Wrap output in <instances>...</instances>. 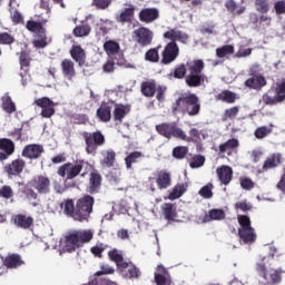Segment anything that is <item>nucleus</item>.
Segmentation results:
<instances>
[{
  "label": "nucleus",
  "mask_w": 285,
  "mask_h": 285,
  "mask_svg": "<svg viewBox=\"0 0 285 285\" xmlns=\"http://www.w3.org/2000/svg\"><path fill=\"white\" fill-rule=\"evenodd\" d=\"M262 101L265 106H277V104H282V100L277 97L272 87L262 96Z\"/></svg>",
  "instance_id": "obj_36"
},
{
  "label": "nucleus",
  "mask_w": 285,
  "mask_h": 285,
  "mask_svg": "<svg viewBox=\"0 0 285 285\" xmlns=\"http://www.w3.org/2000/svg\"><path fill=\"white\" fill-rule=\"evenodd\" d=\"M255 8L257 12L261 14H266L268 10H271V1L269 0H255Z\"/></svg>",
  "instance_id": "obj_52"
},
{
  "label": "nucleus",
  "mask_w": 285,
  "mask_h": 285,
  "mask_svg": "<svg viewBox=\"0 0 285 285\" xmlns=\"http://www.w3.org/2000/svg\"><path fill=\"white\" fill-rule=\"evenodd\" d=\"M179 57V45L177 42H168L163 52L160 63L163 66H170Z\"/></svg>",
  "instance_id": "obj_11"
},
{
  "label": "nucleus",
  "mask_w": 285,
  "mask_h": 285,
  "mask_svg": "<svg viewBox=\"0 0 285 285\" xmlns=\"http://www.w3.org/2000/svg\"><path fill=\"white\" fill-rule=\"evenodd\" d=\"M91 168L92 165H90V163L83 159H79L76 160L75 164L67 163L61 165L57 170V175H59V177H66L67 180H70L79 177V175L81 177H86Z\"/></svg>",
  "instance_id": "obj_4"
},
{
  "label": "nucleus",
  "mask_w": 285,
  "mask_h": 285,
  "mask_svg": "<svg viewBox=\"0 0 285 285\" xmlns=\"http://www.w3.org/2000/svg\"><path fill=\"white\" fill-rule=\"evenodd\" d=\"M144 157V154L141 151H134L130 153L126 158H125V164L128 169L132 168V164H137L139 159Z\"/></svg>",
  "instance_id": "obj_47"
},
{
  "label": "nucleus",
  "mask_w": 285,
  "mask_h": 285,
  "mask_svg": "<svg viewBox=\"0 0 285 285\" xmlns=\"http://www.w3.org/2000/svg\"><path fill=\"white\" fill-rule=\"evenodd\" d=\"M217 101H224L225 104H235L237 101V94L230 90H223L216 96Z\"/></svg>",
  "instance_id": "obj_39"
},
{
  "label": "nucleus",
  "mask_w": 285,
  "mask_h": 285,
  "mask_svg": "<svg viewBox=\"0 0 285 285\" xmlns=\"http://www.w3.org/2000/svg\"><path fill=\"white\" fill-rule=\"evenodd\" d=\"M160 210L163 213L164 219H166V222H177V206H175V204L173 203H164L160 206Z\"/></svg>",
  "instance_id": "obj_21"
},
{
  "label": "nucleus",
  "mask_w": 285,
  "mask_h": 285,
  "mask_svg": "<svg viewBox=\"0 0 285 285\" xmlns=\"http://www.w3.org/2000/svg\"><path fill=\"white\" fill-rule=\"evenodd\" d=\"M154 33L153 30L146 27H140L135 29L131 33V39L141 48H146V46H150L153 43Z\"/></svg>",
  "instance_id": "obj_8"
},
{
  "label": "nucleus",
  "mask_w": 285,
  "mask_h": 285,
  "mask_svg": "<svg viewBox=\"0 0 285 285\" xmlns=\"http://www.w3.org/2000/svg\"><path fill=\"white\" fill-rule=\"evenodd\" d=\"M12 222L18 228L28 230V228L35 224V218H32V216H27L26 214H17L12 217Z\"/></svg>",
  "instance_id": "obj_22"
},
{
  "label": "nucleus",
  "mask_w": 285,
  "mask_h": 285,
  "mask_svg": "<svg viewBox=\"0 0 285 285\" xmlns=\"http://www.w3.org/2000/svg\"><path fill=\"white\" fill-rule=\"evenodd\" d=\"M188 63H180L174 69V78L175 79H186L188 75Z\"/></svg>",
  "instance_id": "obj_51"
},
{
  "label": "nucleus",
  "mask_w": 285,
  "mask_h": 285,
  "mask_svg": "<svg viewBox=\"0 0 285 285\" xmlns=\"http://www.w3.org/2000/svg\"><path fill=\"white\" fill-rule=\"evenodd\" d=\"M138 17L142 23H153V21H157L159 10L157 8H145L140 10Z\"/></svg>",
  "instance_id": "obj_20"
},
{
  "label": "nucleus",
  "mask_w": 285,
  "mask_h": 285,
  "mask_svg": "<svg viewBox=\"0 0 285 285\" xmlns=\"http://www.w3.org/2000/svg\"><path fill=\"white\" fill-rule=\"evenodd\" d=\"M154 279L156 285H170L173 281L170 278V273L164 265H158L154 274Z\"/></svg>",
  "instance_id": "obj_18"
},
{
  "label": "nucleus",
  "mask_w": 285,
  "mask_h": 285,
  "mask_svg": "<svg viewBox=\"0 0 285 285\" xmlns=\"http://www.w3.org/2000/svg\"><path fill=\"white\" fill-rule=\"evenodd\" d=\"M69 52H70L71 59H73V61H76V63H78L80 68L82 66H86V50H83L81 46L73 45Z\"/></svg>",
  "instance_id": "obj_25"
},
{
  "label": "nucleus",
  "mask_w": 285,
  "mask_h": 285,
  "mask_svg": "<svg viewBox=\"0 0 285 285\" xmlns=\"http://www.w3.org/2000/svg\"><path fill=\"white\" fill-rule=\"evenodd\" d=\"M24 168L26 160H23V158H17L4 166V173L8 175L9 179H12L13 177H19Z\"/></svg>",
  "instance_id": "obj_13"
},
{
  "label": "nucleus",
  "mask_w": 285,
  "mask_h": 285,
  "mask_svg": "<svg viewBox=\"0 0 285 285\" xmlns=\"http://www.w3.org/2000/svg\"><path fill=\"white\" fill-rule=\"evenodd\" d=\"M31 62H32V57L30 56V51L21 50L19 56V63H20L21 70H23V68H30Z\"/></svg>",
  "instance_id": "obj_46"
},
{
  "label": "nucleus",
  "mask_w": 285,
  "mask_h": 285,
  "mask_svg": "<svg viewBox=\"0 0 285 285\" xmlns=\"http://www.w3.org/2000/svg\"><path fill=\"white\" fill-rule=\"evenodd\" d=\"M31 186L37 190L38 195H50L52 190V181L46 175H38L32 178Z\"/></svg>",
  "instance_id": "obj_10"
},
{
  "label": "nucleus",
  "mask_w": 285,
  "mask_h": 285,
  "mask_svg": "<svg viewBox=\"0 0 285 285\" xmlns=\"http://www.w3.org/2000/svg\"><path fill=\"white\" fill-rule=\"evenodd\" d=\"M180 139L181 141H187V144H202V131L197 128H191L189 136H187L184 129H180Z\"/></svg>",
  "instance_id": "obj_26"
},
{
  "label": "nucleus",
  "mask_w": 285,
  "mask_h": 285,
  "mask_svg": "<svg viewBox=\"0 0 285 285\" xmlns=\"http://www.w3.org/2000/svg\"><path fill=\"white\" fill-rule=\"evenodd\" d=\"M130 112V108L126 105H116L114 109V121L116 124H121L126 117Z\"/></svg>",
  "instance_id": "obj_33"
},
{
  "label": "nucleus",
  "mask_w": 285,
  "mask_h": 285,
  "mask_svg": "<svg viewBox=\"0 0 285 285\" xmlns=\"http://www.w3.org/2000/svg\"><path fill=\"white\" fill-rule=\"evenodd\" d=\"M95 197L85 195L76 203V222H88L92 215Z\"/></svg>",
  "instance_id": "obj_7"
},
{
  "label": "nucleus",
  "mask_w": 285,
  "mask_h": 285,
  "mask_svg": "<svg viewBox=\"0 0 285 285\" xmlns=\"http://www.w3.org/2000/svg\"><path fill=\"white\" fill-rule=\"evenodd\" d=\"M237 115H239V107L227 108L222 116V121H234V119H237Z\"/></svg>",
  "instance_id": "obj_44"
},
{
  "label": "nucleus",
  "mask_w": 285,
  "mask_h": 285,
  "mask_svg": "<svg viewBox=\"0 0 285 285\" xmlns=\"http://www.w3.org/2000/svg\"><path fill=\"white\" fill-rule=\"evenodd\" d=\"M61 70L63 77H67V79H72L77 75V71L75 70V62L68 58L61 61Z\"/></svg>",
  "instance_id": "obj_32"
},
{
  "label": "nucleus",
  "mask_w": 285,
  "mask_h": 285,
  "mask_svg": "<svg viewBox=\"0 0 285 285\" xmlns=\"http://www.w3.org/2000/svg\"><path fill=\"white\" fill-rule=\"evenodd\" d=\"M144 97H155L157 85L153 81H144L140 86Z\"/></svg>",
  "instance_id": "obj_40"
},
{
  "label": "nucleus",
  "mask_w": 285,
  "mask_h": 285,
  "mask_svg": "<svg viewBox=\"0 0 285 285\" xmlns=\"http://www.w3.org/2000/svg\"><path fill=\"white\" fill-rule=\"evenodd\" d=\"M173 115L186 112L189 117H197L202 112V101L196 94H183L171 105Z\"/></svg>",
  "instance_id": "obj_1"
},
{
  "label": "nucleus",
  "mask_w": 285,
  "mask_h": 285,
  "mask_svg": "<svg viewBox=\"0 0 285 285\" xmlns=\"http://www.w3.org/2000/svg\"><path fill=\"white\" fill-rule=\"evenodd\" d=\"M106 248H108V245L99 243L90 248V253L91 255H94V257H98V259H101V257H104V252L106 250Z\"/></svg>",
  "instance_id": "obj_53"
},
{
  "label": "nucleus",
  "mask_w": 285,
  "mask_h": 285,
  "mask_svg": "<svg viewBox=\"0 0 285 285\" xmlns=\"http://www.w3.org/2000/svg\"><path fill=\"white\" fill-rule=\"evenodd\" d=\"M204 68H206V65L202 59L187 62L185 83L188 88H199L206 83L207 77L204 75Z\"/></svg>",
  "instance_id": "obj_2"
},
{
  "label": "nucleus",
  "mask_w": 285,
  "mask_h": 285,
  "mask_svg": "<svg viewBox=\"0 0 285 285\" xmlns=\"http://www.w3.org/2000/svg\"><path fill=\"white\" fill-rule=\"evenodd\" d=\"M284 161V157L281 153H274L271 156H268L261 169V173H268V170H273L275 168H279Z\"/></svg>",
  "instance_id": "obj_15"
},
{
  "label": "nucleus",
  "mask_w": 285,
  "mask_h": 285,
  "mask_svg": "<svg viewBox=\"0 0 285 285\" xmlns=\"http://www.w3.org/2000/svg\"><path fill=\"white\" fill-rule=\"evenodd\" d=\"M1 108L7 115H12L13 112H17V105L14 101H12V97H10V94H4L1 97Z\"/></svg>",
  "instance_id": "obj_31"
},
{
  "label": "nucleus",
  "mask_w": 285,
  "mask_h": 285,
  "mask_svg": "<svg viewBox=\"0 0 285 285\" xmlns=\"http://www.w3.org/2000/svg\"><path fill=\"white\" fill-rule=\"evenodd\" d=\"M188 155V147L178 146L173 149V157L175 159H184Z\"/></svg>",
  "instance_id": "obj_59"
},
{
  "label": "nucleus",
  "mask_w": 285,
  "mask_h": 285,
  "mask_svg": "<svg viewBox=\"0 0 285 285\" xmlns=\"http://www.w3.org/2000/svg\"><path fill=\"white\" fill-rule=\"evenodd\" d=\"M187 189H188L187 184H177L171 189V193H169L168 199H170L171 202L175 200V199H179V197H181V195H184V193H186Z\"/></svg>",
  "instance_id": "obj_41"
},
{
  "label": "nucleus",
  "mask_w": 285,
  "mask_h": 285,
  "mask_svg": "<svg viewBox=\"0 0 285 285\" xmlns=\"http://www.w3.org/2000/svg\"><path fill=\"white\" fill-rule=\"evenodd\" d=\"M82 138L85 140V150L87 155H91V157L97 155V150H99L101 146H106V136H104L101 130H96L92 132L83 131Z\"/></svg>",
  "instance_id": "obj_5"
},
{
  "label": "nucleus",
  "mask_w": 285,
  "mask_h": 285,
  "mask_svg": "<svg viewBox=\"0 0 285 285\" xmlns=\"http://www.w3.org/2000/svg\"><path fill=\"white\" fill-rule=\"evenodd\" d=\"M223 219H226V212H224V209L214 208L203 217V224H208L209 222H222Z\"/></svg>",
  "instance_id": "obj_29"
},
{
  "label": "nucleus",
  "mask_w": 285,
  "mask_h": 285,
  "mask_svg": "<svg viewBox=\"0 0 285 285\" xmlns=\"http://www.w3.org/2000/svg\"><path fill=\"white\" fill-rule=\"evenodd\" d=\"M235 148H239V140L232 138L229 140H227L224 144H220L218 149L219 153H228V150H235Z\"/></svg>",
  "instance_id": "obj_45"
},
{
  "label": "nucleus",
  "mask_w": 285,
  "mask_h": 285,
  "mask_svg": "<svg viewBox=\"0 0 285 285\" xmlns=\"http://www.w3.org/2000/svg\"><path fill=\"white\" fill-rule=\"evenodd\" d=\"M271 132H273V129L266 127V126H262L256 128L254 135L256 137V139H265V137H268V135H271Z\"/></svg>",
  "instance_id": "obj_58"
},
{
  "label": "nucleus",
  "mask_w": 285,
  "mask_h": 285,
  "mask_svg": "<svg viewBox=\"0 0 285 285\" xmlns=\"http://www.w3.org/2000/svg\"><path fill=\"white\" fill-rule=\"evenodd\" d=\"M274 10L277 16L285 14V0H278L274 3Z\"/></svg>",
  "instance_id": "obj_64"
},
{
  "label": "nucleus",
  "mask_w": 285,
  "mask_h": 285,
  "mask_svg": "<svg viewBox=\"0 0 285 285\" xmlns=\"http://www.w3.org/2000/svg\"><path fill=\"white\" fill-rule=\"evenodd\" d=\"M91 30L92 29L90 28V24H88V22H82L81 24H78L73 28V35L76 37H88Z\"/></svg>",
  "instance_id": "obj_42"
},
{
  "label": "nucleus",
  "mask_w": 285,
  "mask_h": 285,
  "mask_svg": "<svg viewBox=\"0 0 285 285\" xmlns=\"http://www.w3.org/2000/svg\"><path fill=\"white\" fill-rule=\"evenodd\" d=\"M159 48H161V46L147 50L145 53V60L150 63H159Z\"/></svg>",
  "instance_id": "obj_43"
},
{
  "label": "nucleus",
  "mask_w": 285,
  "mask_h": 285,
  "mask_svg": "<svg viewBox=\"0 0 285 285\" xmlns=\"http://www.w3.org/2000/svg\"><path fill=\"white\" fill-rule=\"evenodd\" d=\"M94 235L95 234L90 229H76L67 233L63 242V250L66 253H75L77 248H81L83 244H88Z\"/></svg>",
  "instance_id": "obj_3"
},
{
  "label": "nucleus",
  "mask_w": 285,
  "mask_h": 285,
  "mask_svg": "<svg viewBox=\"0 0 285 285\" xmlns=\"http://www.w3.org/2000/svg\"><path fill=\"white\" fill-rule=\"evenodd\" d=\"M127 268V277H129V279H137L139 278V275H141V272L137 268V266L132 263H128L125 262L120 265L119 271H121V273H124V271H126Z\"/></svg>",
  "instance_id": "obj_34"
},
{
  "label": "nucleus",
  "mask_w": 285,
  "mask_h": 285,
  "mask_svg": "<svg viewBox=\"0 0 285 285\" xmlns=\"http://www.w3.org/2000/svg\"><path fill=\"white\" fill-rule=\"evenodd\" d=\"M17 39L11 33L4 31L0 32V46H12Z\"/></svg>",
  "instance_id": "obj_54"
},
{
  "label": "nucleus",
  "mask_w": 285,
  "mask_h": 285,
  "mask_svg": "<svg viewBox=\"0 0 285 285\" xmlns=\"http://www.w3.org/2000/svg\"><path fill=\"white\" fill-rule=\"evenodd\" d=\"M14 197V190L12 189V187H10V185H4L2 187H0V198L1 199H11Z\"/></svg>",
  "instance_id": "obj_56"
},
{
  "label": "nucleus",
  "mask_w": 285,
  "mask_h": 285,
  "mask_svg": "<svg viewBox=\"0 0 285 285\" xmlns=\"http://www.w3.org/2000/svg\"><path fill=\"white\" fill-rule=\"evenodd\" d=\"M135 6H130L129 8H125L122 12L118 17V21L120 23H130L132 19H135Z\"/></svg>",
  "instance_id": "obj_38"
},
{
  "label": "nucleus",
  "mask_w": 285,
  "mask_h": 285,
  "mask_svg": "<svg viewBox=\"0 0 285 285\" xmlns=\"http://www.w3.org/2000/svg\"><path fill=\"white\" fill-rule=\"evenodd\" d=\"M272 90H274V95L281 100V104L285 101V78L278 79L271 86Z\"/></svg>",
  "instance_id": "obj_35"
},
{
  "label": "nucleus",
  "mask_w": 285,
  "mask_h": 285,
  "mask_svg": "<svg viewBox=\"0 0 285 285\" xmlns=\"http://www.w3.org/2000/svg\"><path fill=\"white\" fill-rule=\"evenodd\" d=\"M234 52L235 47L233 45H225L216 49V57H218V59H224V57H227V55H234Z\"/></svg>",
  "instance_id": "obj_48"
},
{
  "label": "nucleus",
  "mask_w": 285,
  "mask_h": 285,
  "mask_svg": "<svg viewBox=\"0 0 285 285\" xmlns=\"http://www.w3.org/2000/svg\"><path fill=\"white\" fill-rule=\"evenodd\" d=\"M198 195L204 199H212L213 197V184L202 187L198 191Z\"/></svg>",
  "instance_id": "obj_62"
},
{
  "label": "nucleus",
  "mask_w": 285,
  "mask_h": 285,
  "mask_svg": "<svg viewBox=\"0 0 285 285\" xmlns=\"http://www.w3.org/2000/svg\"><path fill=\"white\" fill-rule=\"evenodd\" d=\"M104 50L109 58H112L115 57V55H119V50H121V47L119 46V42L115 40H107L104 43Z\"/></svg>",
  "instance_id": "obj_37"
},
{
  "label": "nucleus",
  "mask_w": 285,
  "mask_h": 285,
  "mask_svg": "<svg viewBox=\"0 0 285 285\" xmlns=\"http://www.w3.org/2000/svg\"><path fill=\"white\" fill-rule=\"evenodd\" d=\"M149 181H155L159 190H166L173 186V177L167 170H159L149 178Z\"/></svg>",
  "instance_id": "obj_12"
},
{
  "label": "nucleus",
  "mask_w": 285,
  "mask_h": 285,
  "mask_svg": "<svg viewBox=\"0 0 285 285\" xmlns=\"http://www.w3.org/2000/svg\"><path fill=\"white\" fill-rule=\"evenodd\" d=\"M239 181L240 188L244 190H253L255 188V183L248 177H240Z\"/></svg>",
  "instance_id": "obj_63"
},
{
  "label": "nucleus",
  "mask_w": 285,
  "mask_h": 285,
  "mask_svg": "<svg viewBox=\"0 0 285 285\" xmlns=\"http://www.w3.org/2000/svg\"><path fill=\"white\" fill-rule=\"evenodd\" d=\"M206 164V157L202 155H196L191 158V161L189 163L190 168H202Z\"/></svg>",
  "instance_id": "obj_60"
},
{
  "label": "nucleus",
  "mask_w": 285,
  "mask_h": 285,
  "mask_svg": "<svg viewBox=\"0 0 285 285\" xmlns=\"http://www.w3.org/2000/svg\"><path fill=\"white\" fill-rule=\"evenodd\" d=\"M108 257L111 262H115L118 268H120L121 265L126 263V261H124V256L119 254L117 249H112L108 252Z\"/></svg>",
  "instance_id": "obj_50"
},
{
  "label": "nucleus",
  "mask_w": 285,
  "mask_h": 285,
  "mask_svg": "<svg viewBox=\"0 0 285 285\" xmlns=\"http://www.w3.org/2000/svg\"><path fill=\"white\" fill-rule=\"evenodd\" d=\"M266 78L262 75H254L245 81V87L250 90H262L266 86Z\"/></svg>",
  "instance_id": "obj_24"
},
{
  "label": "nucleus",
  "mask_w": 285,
  "mask_h": 285,
  "mask_svg": "<svg viewBox=\"0 0 285 285\" xmlns=\"http://www.w3.org/2000/svg\"><path fill=\"white\" fill-rule=\"evenodd\" d=\"M164 38L169 39V43H177V41H180V43H188V35L177 29L166 31Z\"/></svg>",
  "instance_id": "obj_23"
},
{
  "label": "nucleus",
  "mask_w": 285,
  "mask_h": 285,
  "mask_svg": "<svg viewBox=\"0 0 285 285\" xmlns=\"http://www.w3.org/2000/svg\"><path fill=\"white\" fill-rule=\"evenodd\" d=\"M102 159L100 160V166L102 168H112L115 161L117 160V154L112 149H107L101 151Z\"/></svg>",
  "instance_id": "obj_28"
},
{
  "label": "nucleus",
  "mask_w": 285,
  "mask_h": 285,
  "mask_svg": "<svg viewBox=\"0 0 285 285\" xmlns=\"http://www.w3.org/2000/svg\"><path fill=\"white\" fill-rule=\"evenodd\" d=\"M33 104L38 106V108H42V109L49 108L50 106H55V102L48 97L38 98L35 100Z\"/></svg>",
  "instance_id": "obj_61"
},
{
  "label": "nucleus",
  "mask_w": 285,
  "mask_h": 285,
  "mask_svg": "<svg viewBox=\"0 0 285 285\" xmlns=\"http://www.w3.org/2000/svg\"><path fill=\"white\" fill-rule=\"evenodd\" d=\"M101 181H104V177L99 171H91L89 175V184L87 186V193L89 195H97L101 190Z\"/></svg>",
  "instance_id": "obj_14"
},
{
  "label": "nucleus",
  "mask_w": 285,
  "mask_h": 285,
  "mask_svg": "<svg viewBox=\"0 0 285 285\" xmlns=\"http://www.w3.org/2000/svg\"><path fill=\"white\" fill-rule=\"evenodd\" d=\"M26 28L27 30H29V32H46V29H43V24L33 20L27 21Z\"/></svg>",
  "instance_id": "obj_55"
},
{
  "label": "nucleus",
  "mask_w": 285,
  "mask_h": 285,
  "mask_svg": "<svg viewBox=\"0 0 285 285\" xmlns=\"http://www.w3.org/2000/svg\"><path fill=\"white\" fill-rule=\"evenodd\" d=\"M96 115L104 124H108L112 119V107L108 102H102Z\"/></svg>",
  "instance_id": "obj_27"
},
{
  "label": "nucleus",
  "mask_w": 285,
  "mask_h": 285,
  "mask_svg": "<svg viewBox=\"0 0 285 285\" xmlns=\"http://www.w3.org/2000/svg\"><path fill=\"white\" fill-rule=\"evenodd\" d=\"M156 131L166 139H173V137L175 139H180L181 137V128H179L175 122L159 124L156 126Z\"/></svg>",
  "instance_id": "obj_9"
},
{
  "label": "nucleus",
  "mask_w": 285,
  "mask_h": 285,
  "mask_svg": "<svg viewBox=\"0 0 285 285\" xmlns=\"http://www.w3.org/2000/svg\"><path fill=\"white\" fill-rule=\"evenodd\" d=\"M216 175L223 186H228L233 181V167L228 165H222L217 167Z\"/></svg>",
  "instance_id": "obj_19"
},
{
  "label": "nucleus",
  "mask_w": 285,
  "mask_h": 285,
  "mask_svg": "<svg viewBox=\"0 0 285 285\" xmlns=\"http://www.w3.org/2000/svg\"><path fill=\"white\" fill-rule=\"evenodd\" d=\"M0 150H3V153H8V155L14 154V142L12 140L2 138L0 139Z\"/></svg>",
  "instance_id": "obj_49"
},
{
  "label": "nucleus",
  "mask_w": 285,
  "mask_h": 285,
  "mask_svg": "<svg viewBox=\"0 0 285 285\" xmlns=\"http://www.w3.org/2000/svg\"><path fill=\"white\" fill-rule=\"evenodd\" d=\"M2 264L3 266H6V268L12 271L21 268V266H26V261H23V257L21 255L13 253L2 258Z\"/></svg>",
  "instance_id": "obj_17"
},
{
  "label": "nucleus",
  "mask_w": 285,
  "mask_h": 285,
  "mask_svg": "<svg viewBox=\"0 0 285 285\" xmlns=\"http://www.w3.org/2000/svg\"><path fill=\"white\" fill-rule=\"evenodd\" d=\"M43 153H46L43 145L30 144L22 149L21 156L26 159H40Z\"/></svg>",
  "instance_id": "obj_16"
},
{
  "label": "nucleus",
  "mask_w": 285,
  "mask_h": 285,
  "mask_svg": "<svg viewBox=\"0 0 285 285\" xmlns=\"http://www.w3.org/2000/svg\"><path fill=\"white\" fill-rule=\"evenodd\" d=\"M33 48L42 49L48 46V37L46 36V31H42L39 35V39L33 40Z\"/></svg>",
  "instance_id": "obj_57"
},
{
  "label": "nucleus",
  "mask_w": 285,
  "mask_h": 285,
  "mask_svg": "<svg viewBox=\"0 0 285 285\" xmlns=\"http://www.w3.org/2000/svg\"><path fill=\"white\" fill-rule=\"evenodd\" d=\"M237 219L240 226L238 228V236L243 244H255V242H257V234L255 233L253 225H250V217L238 215Z\"/></svg>",
  "instance_id": "obj_6"
},
{
  "label": "nucleus",
  "mask_w": 285,
  "mask_h": 285,
  "mask_svg": "<svg viewBox=\"0 0 285 285\" xmlns=\"http://www.w3.org/2000/svg\"><path fill=\"white\" fill-rule=\"evenodd\" d=\"M60 208L67 217H72L77 222V207H75V200L72 198L65 199L60 203Z\"/></svg>",
  "instance_id": "obj_30"
}]
</instances>
